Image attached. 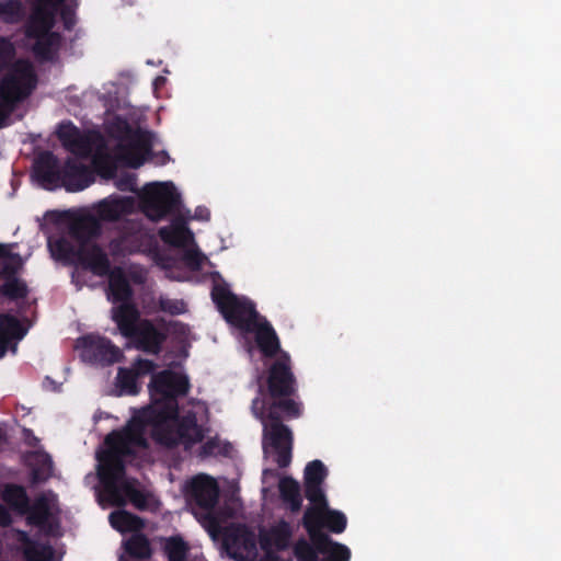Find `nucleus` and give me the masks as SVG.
<instances>
[{
    "instance_id": "nucleus-15",
    "label": "nucleus",
    "mask_w": 561,
    "mask_h": 561,
    "mask_svg": "<svg viewBox=\"0 0 561 561\" xmlns=\"http://www.w3.org/2000/svg\"><path fill=\"white\" fill-rule=\"evenodd\" d=\"M94 182V174L89 167L78 162L73 158H68L61 167V178L59 186L68 192H79Z\"/></svg>"
},
{
    "instance_id": "nucleus-13",
    "label": "nucleus",
    "mask_w": 561,
    "mask_h": 561,
    "mask_svg": "<svg viewBox=\"0 0 561 561\" xmlns=\"http://www.w3.org/2000/svg\"><path fill=\"white\" fill-rule=\"evenodd\" d=\"M82 356L91 363L103 366L118 363L123 352L110 339L87 335L81 339Z\"/></svg>"
},
{
    "instance_id": "nucleus-27",
    "label": "nucleus",
    "mask_w": 561,
    "mask_h": 561,
    "mask_svg": "<svg viewBox=\"0 0 561 561\" xmlns=\"http://www.w3.org/2000/svg\"><path fill=\"white\" fill-rule=\"evenodd\" d=\"M159 237L164 243L174 248H184L194 240L193 232L182 217H175L170 226L160 228Z\"/></svg>"
},
{
    "instance_id": "nucleus-47",
    "label": "nucleus",
    "mask_w": 561,
    "mask_h": 561,
    "mask_svg": "<svg viewBox=\"0 0 561 561\" xmlns=\"http://www.w3.org/2000/svg\"><path fill=\"white\" fill-rule=\"evenodd\" d=\"M305 496L313 506L327 507L328 501L322 484L305 483Z\"/></svg>"
},
{
    "instance_id": "nucleus-48",
    "label": "nucleus",
    "mask_w": 561,
    "mask_h": 561,
    "mask_svg": "<svg viewBox=\"0 0 561 561\" xmlns=\"http://www.w3.org/2000/svg\"><path fill=\"white\" fill-rule=\"evenodd\" d=\"M14 55L15 48L10 39L0 37V72L10 67Z\"/></svg>"
},
{
    "instance_id": "nucleus-28",
    "label": "nucleus",
    "mask_w": 561,
    "mask_h": 561,
    "mask_svg": "<svg viewBox=\"0 0 561 561\" xmlns=\"http://www.w3.org/2000/svg\"><path fill=\"white\" fill-rule=\"evenodd\" d=\"M252 333H254L255 343L264 357L276 356L280 350L279 339L267 320H259Z\"/></svg>"
},
{
    "instance_id": "nucleus-8",
    "label": "nucleus",
    "mask_w": 561,
    "mask_h": 561,
    "mask_svg": "<svg viewBox=\"0 0 561 561\" xmlns=\"http://www.w3.org/2000/svg\"><path fill=\"white\" fill-rule=\"evenodd\" d=\"M33 12L31 21L41 24L46 31L51 30L57 12H59L65 30L71 31L76 23V10L65 0H31Z\"/></svg>"
},
{
    "instance_id": "nucleus-34",
    "label": "nucleus",
    "mask_w": 561,
    "mask_h": 561,
    "mask_svg": "<svg viewBox=\"0 0 561 561\" xmlns=\"http://www.w3.org/2000/svg\"><path fill=\"white\" fill-rule=\"evenodd\" d=\"M2 500L19 514H26L30 508V497L23 485L9 483L2 492Z\"/></svg>"
},
{
    "instance_id": "nucleus-52",
    "label": "nucleus",
    "mask_w": 561,
    "mask_h": 561,
    "mask_svg": "<svg viewBox=\"0 0 561 561\" xmlns=\"http://www.w3.org/2000/svg\"><path fill=\"white\" fill-rule=\"evenodd\" d=\"M93 164L98 171H100L106 178H113L115 173V167L108 161L106 157L94 158Z\"/></svg>"
},
{
    "instance_id": "nucleus-59",
    "label": "nucleus",
    "mask_w": 561,
    "mask_h": 561,
    "mask_svg": "<svg viewBox=\"0 0 561 561\" xmlns=\"http://www.w3.org/2000/svg\"><path fill=\"white\" fill-rule=\"evenodd\" d=\"M45 381H48V382H50L51 385H54V390L56 389L54 380H51L49 377H46V378H45Z\"/></svg>"
},
{
    "instance_id": "nucleus-6",
    "label": "nucleus",
    "mask_w": 561,
    "mask_h": 561,
    "mask_svg": "<svg viewBox=\"0 0 561 561\" xmlns=\"http://www.w3.org/2000/svg\"><path fill=\"white\" fill-rule=\"evenodd\" d=\"M263 423V448H272L275 462L279 468H287L293 457V432L280 420H261Z\"/></svg>"
},
{
    "instance_id": "nucleus-46",
    "label": "nucleus",
    "mask_w": 561,
    "mask_h": 561,
    "mask_svg": "<svg viewBox=\"0 0 561 561\" xmlns=\"http://www.w3.org/2000/svg\"><path fill=\"white\" fill-rule=\"evenodd\" d=\"M294 554L297 561H318L320 554L317 547L310 541L301 538L294 545Z\"/></svg>"
},
{
    "instance_id": "nucleus-17",
    "label": "nucleus",
    "mask_w": 561,
    "mask_h": 561,
    "mask_svg": "<svg viewBox=\"0 0 561 561\" xmlns=\"http://www.w3.org/2000/svg\"><path fill=\"white\" fill-rule=\"evenodd\" d=\"M142 237V227L139 222L128 221L123 225L118 237L112 239L108 243V250L114 257L126 256L137 252Z\"/></svg>"
},
{
    "instance_id": "nucleus-51",
    "label": "nucleus",
    "mask_w": 561,
    "mask_h": 561,
    "mask_svg": "<svg viewBox=\"0 0 561 561\" xmlns=\"http://www.w3.org/2000/svg\"><path fill=\"white\" fill-rule=\"evenodd\" d=\"M183 260L191 270L198 271L203 265L205 256L198 250H186Z\"/></svg>"
},
{
    "instance_id": "nucleus-30",
    "label": "nucleus",
    "mask_w": 561,
    "mask_h": 561,
    "mask_svg": "<svg viewBox=\"0 0 561 561\" xmlns=\"http://www.w3.org/2000/svg\"><path fill=\"white\" fill-rule=\"evenodd\" d=\"M110 525L121 534H138L145 528V520L125 510L114 511L108 516Z\"/></svg>"
},
{
    "instance_id": "nucleus-7",
    "label": "nucleus",
    "mask_w": 561,
    "mask_h": 561,
    "mask_svg": "<svg viewBox=\"0 0 561 561\" xmlns=\"http://www.w3.org/2000/svg\"><path fill=\"white\" fill-rule=\"evenodd\" d=\"M126 144L117 147L118 157L128 167L137 169L145 162V156L151 151L152 134L141 128H131L127 123L124 125Z\"/></svg>"
},
{
    "instance_id": "nucleus-49",
    "label": "nucleus",
    "mask_w": 561,
    "mask_h": 561,
    "mask_svg": "<svg viewBox=\"0 0 561 561\" xmlns=\"http://www.w3.org/2000/svg\"><path fill=\"white\" fill-rule=\"evenodd\" d=\"M159 309L165 313L178 316L186 311V305L183 300L160 297Z\"/></svg>"
},
{
    "instance_id": "nucleus-3",
    "label": "nucleus",
    "mask_w": 561,
    "mask_h": 561,
    "mask_svg": "<svg viewBox=\"0 0 561 561\" xmlns=\"http://www.w3.org/2000/svg\"><path fill=\"white\" fill-rule=\"evenodd\" d=\"M150 425H153V439L168 449L182 445L184 450L188 451L196 444L202 443L206 435V428L198 424L197 415L193 411H188L182 416L178 412L168 421H156Z\"/></svg>"
},
{
    "instance_id": "nucleus-39",
    "label": "nucleus",
    "mask_w": 561,
    "mask_h": 561,
    "mask_svg": "<svg viewBox=\"0 0 561 561\" xmlns=\"http://www.w3.org/2000/svg\"><path fill=\"white\" fill-rule=\"evenodd\" d=\"M164 553L169 561H186L190 547L180 536H172L165 539Z\"/></svg>"
},
{
    "instance_id": "nucleus-43",
    "label": "nucleus",
    "mask_w": 561,
    "mask_h": 561,
    "mask_svg": "<svg viewBox=\"0 0 561 561\" xmlns=\"http://www.w3.org/2000/svg\"><path fill=\"white\" fill-rule=\"evenodd\" d=\"M347 526V518L344 513L332 510L328 506L324 512V525L323 528H327L329 531L333 534H342Z\"/></svg>"
},
{
    "instance_id": "nucleus-40",
    "label": "nucleus",
    "mask_w": 561,
    "mask_h": 561,
    "mask_svg": "<svg viewBox=\"0 0 561 561\" xmlns=\"http://www.w3.org/2000/svg\"><path fill=\"white\" fill-rule=\"evenodd\" d=\"M27 523L35 526H44L50 515L49 504L45 496H39L35 500L33 505L30 504V508L26 512Z\"/></svg>"
},
{
    "instance_id": "nucleus-41",
    "label": "nucleus",
    "mask_w": 561,
    "mask_h": 561,
    "mask_svg": "<svg viewBox=\"0 0 561 561\" xmlns=\"http://www.w3.org/2000/svg\"><path fill=\"white\" fill-rule=\"evenodd\" d=\"M319 550L320 554H323L324 558L320 561H350L351 560V550L347 546L334 541L333 539L330 542L325 543L323 547L316 546Z\"/></svg>"
},
{
    "instance_id": "nucleus-21",
    "label": "nucleus",
    "mask_w": 561,
    "mask_h": 561,
    "mask_svg": "<svg viewBox=\"0 0 561 561\" xmlns=\"http://www.w3.org/2000/svg\"><path fill=\"white\" fill-rule=\"evenodd\" d=\"M135 198L116 196L101 201L96 207V218L101 221H117L123 215L131 214L135 209Z\"/></svg>"
},
{
    "instance_id": "nucleus-58",
    "label": "nucleus",
    "mask_w": 561,
    "mask_h": 561,
    "mask_svg": "<svg viewBox=\"0 0 561 561\" xmlns=\"http://www.w3.org/2000/svg\"><path fill=\"white\" fill-rule=\"evenodd\" d=\"M9 255V251L7 245L0 244V259L7 257Z\"/></svg>"
},
{
    "instance_id": "nucleus-25",
    "label": "nucleus",
    "mask_w": 561,
    "mask_h": 561,
    "mask_svg": "<svg viewBox=\"0 0 561 561\" xmlns=\"http://www.w3.org/2000/svg\"><path fill=\"white\" fill-rule=\"evenodd\" d=\"M27 332L22 322L9 312H0V354H4L11 343L21 341Z\"/></svg>"
},
{
    "instance_id": "nucleus-23",
    "label": "nucleus",
    "mask_w": 561,
    "mask_h": 561,
    "mask_svg": "<svg viewBox=\"0 0 561 561\" xmlns=\"http://www.w3.org/2000/svg\"><path fill=\"white\" fill-rule=\"evenodd\" d=\"M232 558L239 561L253 560L257 556L254 534L243 528L236 529L228 538Z\"/></svg>"
},
{
    "instance_id": "nucleus-35",
    "label": "nucleus",
    "mask_w": 561,
    "mask_h": 561,
    "mask_svg": "<svg viewBox=\"0 0 561 561\" xmlns=\"http://www.w3.org/2000/svg\"><path fill=\"white\" fill-rule=\"evenodd\" d=\"M47 247L51 257L56 261L68 264L71 263L75 259L77 260L78 249H76L71 241L66 237H49Z\"/></svg>"
},
{
    "instance_id": "nucleus-20",
    "label": "nucleus",
    "mask_w": 561,
    "mask_h": 561,
    "mask_svg": "<svg viewBox=\"0 0 561 561\" xmlns=\"http://www.w3.org/2000/svg\"><path fill=\"white\" fill-rule=\"evenodd\" d=\"M69 236L76 240L79 247L91 244L92 240L100 237L102 226L96 216L92 214L80 215L68 227Z\"/></svg>"
},
{
    "instance_id": "nucleus-32",
    "label": "nucleus",
    "mask_w": 561,
    "mask_h": 561,
    "mask_svg": "<svg viewBox=\"0 0 561 561\" xmlns=\"http://www.w3.org/2000/svg\"><path fill=\"white\" fill-rule=\"evenodd\" d=\"M278 490L282 501L288 505L293 513L300 511L302 505V497L300 493V485L291 477H283L278 482Z\"/></svg>"
},
{
    "instance_id": "nucleus-38",
    "label": "nucleus",
    "mask_w": 561,
    "mask_h": 561,
    "mask_svg": "<svg viewBox=\"0 0 561 561\" xmlns=\"http://www.w3.org/2000/svg\"><path fill=\"white\" fill-rule=\"evenodd\" d=\"M138 379L130 368L119 367L116 376V386L122 394L136 396L140 391Z\"/></svg>"
},
{
    "instance_id": "nucleus-33",
    "label": "nucleus",
    "mask_w": 561,
    "mask_h": 561,
    "mask_svg": "<svg viewBox=\"0 0 561 561\" xmlns=\"http://www.w3.org/2000/svg\"><path fill=\"white\" fill-rule=\"evenodd\" d=\"M108 290L113 304L133 302V288L121 270L110 274Z\"/></svg>"
},
{
    "instance_id": "nucleus-24",
    "label": "nucleus",
    "mask_w": 561,
    "mask_h": 561,
    "mask_svg": "<svg viewBox=\"0 0 561 561\" xmlns=\"http://www.w3.org/2000/svg\"><path fill=\"white\" fill-rule=\"evenodd\" d=\"M112 320L116 323L119 333L124 337L133 336V333L142 321L140 311L134 302H125L111 309Z\"/></svg>"
},
{
    "instance_id": "nucleus-16",
    "label": "nucleus",
    "mask_w": 561,
    "mask_h": 561,
    "mask_svg": "<svg viewBox=\"0 0 561 561\" xmlns=\"http://www.w3.org/2000/svg\"><path fill=\"white\" fill-rule=\"evenodd\" d=\"M77 261L96 276L103 277L111 274V261L103 248L95 242L78 247Z\"/></svg>"
},
{
    "instance_id": "nucleus-50",
    "label": "nucleus",
    "mask_w": 561,
    "mask_h": 561,
    "mask_svg": "<svg viewBox=\"0 0 561 561\" xmlns=\"http://www.w3.org/2000/svg\"><path fill=\"white\" fill-rule=\"evenodd\" d=\"M154 369L156 364L152 360L146 358H137L130 367V370L136 374L138 378L149 374H154Z\"/></svg>"
},
{
    "instance_id": "nucleus-5",
    "label": "nucleus",
    "mask_w": 561,
    "mask_h": 561,
    "mask_svg": "<svg viewBox=\"0 0 561 561\" xmlns=\"http://www.w3.org/2000/svg\"><path fill=\"white\" fill-rule=\"evenodd\" d=\"M181 206V195L172 182L147 185L140 195L141 211L152 221L174 215Z\"/></svg>"
},
{
    "instance_id": "nucleus-18",
    "label": "nucleus",
    "mask_w": 561,
    "mask_h": 561,
    "mask_svg": "<svg viewBox=\"0 0 561 561\" xmlns=\"http://www.w3.org/2000/svg\"><path fill=\"white\" fill-rule=\"evenodd\" d=\"M34 175L46 190L59 187L61 167L51 151L42 152L34 162Z\"/></svg>"
},
{
    "instance_id": "nucleus-56",
    "label": "nucleus",
    "mask_w": 561,
    "mask_h": 561,
    "mask_svg": "<svg viewBox=\"0 0 561 561\" xmlns=\"http://www.w3.org/2000/svg\"><path fill=\"white\" fill-rule=\"evenodd\" d=\"M210 211L208 208L199 206L195 209L194 219L197 220H209Z\"/></svg>"
},
{
    "instance_id": "nucleus-44",
    "label": "nucleus",
    "mask_w": 561,
    "mask_h": 561,
    "mask_svg": "<svg viewBox=\"0 0 561 561\" xmlns=\"http://www.w3.org/2000/svg\"><path fill=\"white\" fill-rule=\"evenodd\" d=\"M23 16L20 0H0V18L5 23H16Z\"/></svg>"
},
{
    "instance_id": "nucleus-53",
    "label": "nucleus",
    "mask_w": 561,
    "mask_h": 561,
    "mask_svg": "<svg viewBox=\"0 0 561 561\" xmlns=\"http://www.w3.org/2000/svg\"><path fill=\"white\" fill-rule=\"evenodd\" d=\"M136 181L137 180H136L135 175L126 174V175L121 176L116 181V187L119 191H124V192H136L137 191Z\"/></svg>"
},
{
    "instance_id": "nucleus-1",
    "label": "nucleus",
    "mask_w": 561,
    "mask_h": 561,
    "mask_svg": "<svg viewBox=\"0 0 561 561\" xmlns=\"http://www.w3.org/2000/svg\"><path fill=\"white\" fill-rule=\"evenodd\" d=\"M191 385L187 376L171 369L152 374L148 386L157 408L146 409L122 428L106 435L104 443L108 450L103 456L101 479L108 490L114 491L115 480L124 473V457L134 454V447L147 448L146 428L152 422L168 421L179 410L178 399L185 397Z\"/></svg>"
},
{
    "instance_id": "nucleus-9",
    "label": "nucleus",
    "mask_w": 561,
    "mask_h": 561,
    "mask_svg": "<svg viewBox=\"0 0 561 561\" xmlns=\"http://www.w3.org/2000/svg\"><path fill=\"white\" fill-rule=\"evenodd\" d=\"M107 450H108V446L106 445V449L103 450L102 453L98 454V461H99L98 477H99L100 483L102 484L103 492L106 495V499L112 504L122 506L125 504V500L123 497V494H124L126 497H128V500L131 502V504L137 510H139V511L147 510L148 508V495L144 491L137 489L129 481H124L125 472L115 480L114 491H111V490H108V488H106V483L103 482L101 479V472H102V461L101 460L103 459V456L105 455V453ZM133 456H135V453L133 455L125 456L124 460L127 457H133Z\"/></svg>"
},
{
    "instance_id": "nucleus-45",
    "label": "nucleus",
    "mask_w": 561,
    "mask_h": 561,
    "mask_svg": "<svg viewBox=\"0 0 561 561\" xmlns=\"http://www.w3.org/2000/svg\"><path fill=\"white\" fill-rule=\"evenodd\" d=\"M328 470L321 460H312L307 463L304 472L305 483L323 484Z\"/></svg>"
},
{
    "instance_id": "nucleus-54",
    "label": "nucleus",
    "mask_w": 561,
    "mask_h": 561,
    "mask_svg": "<svg viewBox=\"0 0 561 561\" xmlns=\"http://www.w3.org/2000/svg\"><path fill=\"white\" fill-rule=\"evenodd\" d=\"M219 447L218 439L209 438L201 446L199 455L202 457H208L215 454L216 449Z\"/></svg>"
},
{
    "instance_id": "nucleus-37",
    "label": "nucleus",
    "mask_w": 561,
    "mask_h": 561,
    "mask_svg": "<svg viewBox=\"0 0 561 561\" xmlns=\"http://www.w3.org/2000/svg\"><path fill=\"white\" fill-rule=\"evenodd\" d=\"M123 546L126 553L134 559L145 560L151 558L152 549L150 541L141 531L133 534L124 541Z\"/></svg>"
},
{
    "instance_id": "nucleus-19",
    "label": "nucleus",
    "mask_w": 561,
    "mask_h": 561,
    "mask_svg": "<svg viewBox=\"0 0 561 561\" xmlns=\"http://www.w3.org/2000/svg\"><path fill=\"white\" fill-rule=\"evenodd\" d=\"M127 339L133 340L137 348L146 353L159 354L165 335L160 332L150 320L145 319L137 327L133 336H128Z\"/></svg>"
},
{
    "instance_id": "nucleus-31",
    "label": "nucleus",
    "mask_w": 561,
    "mask_h": 561,
    "mask_svg": "<svg viewBox=\"0 0 561 561\" xmlns=\"http://www.w3.org/2000/svg\"><path fill=\"white\" fill-rule=\"evenodd\" d=\"M19 541L23 545V554L26 561H51L54 549L49 545H38L32 540L27 533L19 531Z\"/></svg>"
},
{
    "instance_id": "nucleus-57",
    "label": "nucleus",
    "mask_w": 561,
    "mask_h": 561,
    "mask_svg": "<svg viewBox=\"0 0 561 561\" xmlns=\"http://www.w3.org/2000/svg\"><path fill=\"white\" fill-rule=\"evenodd\" d=\"M25 443L31 447H36L39 443V438L36 437L32 430H24Z\"/></svg>"
},
{
    "instance_id": "nucleus-55",
    "label": "nucleus",
    "mask_w": 561,
    "mask_h": 561,
    "mask_svg": "<svg viewBox=\"0 0 561 561\" xmlns=\"http://www.w3.org/2000/svg\"><path fill=\"white\" fill-rule=\"evenodd\" d=\"M12 524V516L8 508L0 504V526L8 527Z\"/></svg>"
},
{
    "instance_id": "nucleus-12",
    "label": "nucleus",
    "mask_w": 561,
    "mask_h": 561,
    "mask_svg": "<svg viewBox=\"0 0 561 561\" xmlns=\"http://www.w3.org/2000/svg\"><path fill=\"white\" fill-rule=\"evenodd\" d=\"M252 411L259 420H273V417L280 421L283 417L290 420L301 415V403L295 401L291 397L255 398L252 401Z\"/></svg>"
},
{
    "instance_id": "nucleus-11",
    "label": "nucleus",
    "mask_w": 561,
    "mask_h": 561,
    "mask_svg": "<svg viewBox=\"0 0 561 561\" xmlns=\"http://www.w3.org/2000/svg\"><path fill=\"white\" fill-rule=\"evenodd\" d=\"M296 378L291 371L290 358L284 353L268 369L267 391L270 399L293 397L296 393Z\"/></svg>"
},
{
    "instance_id": "nucleus-2",
    "label": "nucleus",
    "mask_w": 561,
    "mask_h": 561,
    "mask_svg": "<svg viewBox=\"0 0 561 561\" xmlns=\"http://www.w3.org/2000/svg\"><path fill=\"white\" fill-rule=\"evenodd\" d=\"M0 79V128L7 126L15 107L31 96L38 77L28 59L13 61Z\"/></svg>"
},
{
    "instance_id": "nucleus-4",
    "label": "nucleus",
    "mask_w": 561,
    "mask_h": 561,
    "mask_svg": "<svg viewBox=\"0 0 561 561\" xmlns=\"http://www.w3.org/2000/svg\"><path fill=\"white\" fill-rule=\"evenodd\" d=\"M211 299L230 325L244 333H252L260 320L255 305L245 297L234 295L226 285H214Z\"/></svg>"
},
{
    "instance_id": "nucleus-14",
    "label": "nucleus",
    "mask_w": 561,
    "mask_h": 561,
    "mask_svg": "<svg viewBox=\"0 0 561 561\" xmlns=\"http://www.w3.org/2000/svg\"><path fill=\"white\" fill-rule=\"evenodd\" d=\"M57 137L64 148L72 154L87 159L93 151V139L90 135L81 130L70 121L59 124Z\"/></svg>"
},
{
    "instance_id": "nucleus-26",
    "label": "nucleus",
    "mask_w": 561,
    "mask_h": 561,
    "mask_svg": "<svg viewBox=\"0 0 561 561\" xmlns=\"http://www.w3.org/2000/svg\"><path fill=\"white\" fill-rule=\"evenodd\" d=\"M1 278L3 283L0 285V295L11 301L25 299L28 296L30 289L26 282L16 276V268L11 265H5L1 270Z\"/></svg>"
},
{
    "instance_id": "nucleus-36",
    "label": "nucleus",
    "mask_w": 561,
    "mask_h": 561,
    "mask_svg": "<svg viewBox=\"0 0 561 561\" xmlns=\"http://www.w3.org/2000/svg\"><path fill=\"white\" fill-rule=\"evenodd\" d=\"M42 30L34 44V53L42 59L49 60L53 57L54 50L59 46L61 36L58 33L46 31L41 24H37Z\"/></svg>"
},
{
    "instance_id": "nucleus-22",
    "label": "nucleus",
    "mask_w": 561,
    "mask_h": 561,
    "mask_svg": "<svg viewBox=\"0 0 561 561\" xmlns=\"http://www.w3.org/2000/svg\"><path fill=\"white\" fill-rule=\"evenodd\" d=\"M327 507L310 506L308 507L302 517V525L309 536L310 541L314 546L323 547L330 542L332 538L322 530L324 525V512Z\"/></svg>"
},
{
    "instance_id": "nucleus-10",
    "label": "nucleus",
    "mask_w": 561,
    "mask_h": 561,
    "mask_svg": "<svg viewBox=\"0 0 561 561\" xmlns=\"http://www.w3.org/2000/svg\"><path fill=\"white\" fill-rule=\"evenodd\" d=\"M184 492L188 504L205 512L207 517H211V512L218 503L220 493L219 485L214 478L207 474H198L186 483Z\"/></svg>"
},
{
    "instance_id": "nucleus-29",
    "label": "nucleus",
    "mask_w": 561,
    "mask_h": 561,
    "mask_svg": "<svg viewBox=\"0 0 561 561\" xmlns=\"http://www.w3.org/2000/svg\"><path fill=\"white\" fill-rule=\"evenodd\" d=\"M27 457L33 459V462L31 463L32 484L46 482L53 476L54 471V463L50 455L43 450H34L27 453Z\"/></svg>"
},
{
    "instance_id": "nucleus-42",
    "label": "nucleus",
    "mask_w": 561,
    "mask_h": 561,
    "mask_svg": "<svg viewBox=\"0 0 561 561\" xmlns=\"http://www.w3.org/2000/svg\"><path fill=\"white\" fill-rule=\"evenodd\" d=\"M287 538L276 533L271 538L267 535H263L260 538L261 548L266 552L265 558L260 561H283L278 556L272 552V547H276L277 549H284L286 547Z\"/></svg>"
}]
</instances>
